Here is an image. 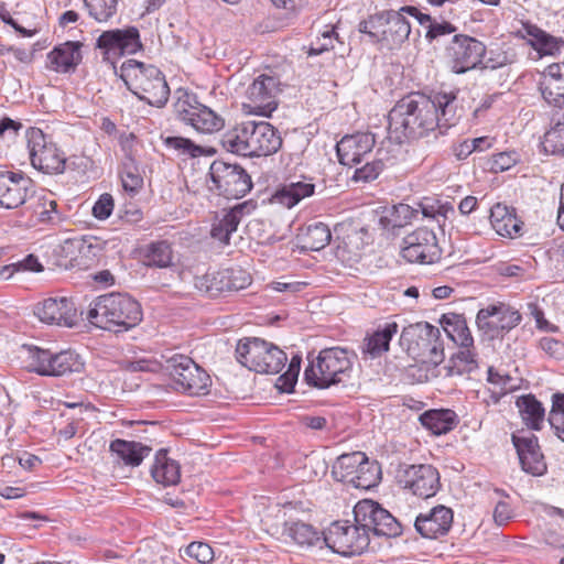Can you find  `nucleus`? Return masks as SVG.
I'll use <instances>...</instances> for the list:
<instances>
[{"mask_svg":"<svg viewBox=\"0 0 564 564\" xmlns=\"http://www.w3.org/2000/svg\"><path fill=\"white\" fill-rule=\"evenodd\" d=\"M118 216L126 223L133 224L142 219V213L135 206L131 205L124 209L118 210Z\"/></svg>","mask_w":564,"mask_h":564,"instance_id":"nucleus-64","label":"nucleus"},{"mask_svg":"<svg viewBox=\"0 0 564 564\" xmlns=\"http://www.w3.org/2000/svg\"><path fill=\"white\" fill-rule=\"evenodd\" d=\"M456 31V26L447 21L437 22L434 20L427 25L426 37L430 40L437 39L442 35L452 34Z\"/></svg>","mask_w":564,"mask_h":564,"instance_id":"nucleus-59","label":"nucleus"},{"mask_svg":"<svg viewBox=\"0 0 564 564\" xmlns=\"http://www.w3.org/2000/svg\"><path fill=\"white\" fill-rule=\"evenodd\" d=\"M82 43L65 42L47 54V67L57 73H67L76 68L82 61Z\"/></svg>","mask_w":564,"mask_h":564,"instance_id":"nucleus-28","label":"nucleus"},{"mask_svg":"<svg viewBox=\"0 0 564 564\" xmlns=\"http://www.w3.org/2000/svg\"><path fill=\"white\" fill-rule=\"evenodd\" d=\"M512 443L517 449L523 471L532 476H542L546 471V463L540 451L538 437L534 434H512Z\"/></svg>","mask_w":564,"mask_h":564,"instance_id":"nucleus-23","label":"nucleus"},{"mask_svg":"<svg viewBox=\"0 0 564 564\" xmlns=\"http://www.w3.org/2000/svg\"><path fill=\"white\" fill-rule=\"evenodd\" d=\"M208 174L209 191L227 199L243 197L252 188L250 175L237 164L214 161Z\"/></svg>","mask_w":564,"mask_h":564,"instance_id":"nucleus-8","label":"nucleus"},{"mask_svg":"<svg viewBox=\"0 0 564 564\" xmlns=\"http://www.w3.org/2000/svg\"><path fill=\"white\" fill-rule=\"evenodd\" d=\"M453 368L459 375L471 372L477 368L476 354L473 347L459 348V351L452 358Z\"/></svg>","mask_w":564,"mask_h":564,"instance_id":"nucleus-48","label":"nucleus"},{"mask_svg":"<svg viewBox=\"0 0 564 564\" xmlns=\"http://www.w3.org/2000/svg\"><path fill=\"white\" fill-rule=\"evenodd\" d=\"M519 161V154L514 151L500 152L494 155L492 167L499 171H506L512 167Z\"/></svg>","mask_w":564,"mask_h":564,"instance_id":"nucleus-57","label":"nucleus"},{"mask_svg":"<svg viewBox=\"0 0 564 564\" xmlns=\"http://www.w3.org/2000/svg\"><path fill=\"white\" fill-rule=\"evenodd\" d=\"M280 93L279 78L261 74L248 86L242 109L247 113L269 117L278 108V95Z\"/></svg>","mask_w":564,"mask_h":564,"instance_id":"nucleus-11","label":"nucleus"},{"mask_svg":"<svg viewBox=\"0 0 564 564\" xmlns=\"http://www.w3.org/2000/svg\"><path fill=\"white\" fill-rule=\"evenodd\" d=\"M77 250L84 260L83 264L85 267H90L101 254L102 245L96 237H83L77 241Z\"/></svg>","mask_w":564,"mask_h":564,"instance_id":"nucleus-44","label":"nucleus"},{"mask_svg":"<svg viewBox=\"0 0 564 564\" xmlns=\"http://www.w3.org/2000/svg\"><path fill=\"white\" fill-rule=\"evenodd\" d=\"M109 449L124 465L139 466L150 454L151 448L133 441L117 438L110 443Z\"/></svg>","mask_w":564,"mask_h":564,"instance_id":"nucleus-32","label":"nucleus"},{"mask_svg":"<svg viewBox=\"0 0 564 564\" xmlns=\"http://www.w3.org/2000/svg\"><path fill=\"white\" fill-rule=\"evenodd\" d=\"M286 354L278 346L264 340V354L259 357L256 366V372L275 375L279 373L286 364Z\"/></svg>","mask_w":564,"mask_h":564,"instance_id":"nucleus-37","label":"nucleus"},{"mask_svg":"<svg viewBox=\"0 0 564 564\" xmlns=\"http://www.w3.org/2000/svg\"><path fill=\"white\" fill-rule=\"evenodd\" d=\"M486 45L469 35L455 34L445 48V56L456 74H464L482 64Z\"/></svg>","mask_w":564,"mask_h":564,"instance_id":"nucleus-13","label":"nucleus"},{"mask_svg":"<svg viewBox=\"0 0 564 564\" xmlns=\"http://www.w3.org/2000/svg\"><path fill=\"white\" fill-rule=\"evenodd\" d=\"M334 39H338V35L335 33V28L333 26L329 30H325L322 33V37H318L316 42L312 43L308 54L319 55L326 51H329L333 48Z\"/></svg>","mask_w":564,"mask_h":564,"instance_id":"nucleus-56","label":"nucleus"},{"mask_svg":"<svg viewBox=\"0 0 564 564\" xmlns=\"http://www.w3.org/2000/svg\"><path fill=\"white\" fill-rule=\"evenodd\" d=\"M359 31L388 48L400 46L408 40L411 25L402 11L387 10L369 17L359 23Z\"/></svg>","mask_w":564,"mask_h":564,"instance_id":"nucleus-7","label":"nucleus"},{"mask_svg":"<svg viewBox=\"0 0 564 564\" xmlns=\"http://www.w3.org/2000/svg\"><path fill=\"white\" fill-rule=\"evenodd\" d=\"M32 166L46 174L63 173L66 165V154L56 143H32L30 148Z\"/></svg>","mask_w":564,"mask_h":564,"instance_id":"nucleus-26","label":"nucleus"},{"mask_svg":"<svg viewBox=\"0 0 564 564\" xmlns=\"http://www.w3.org/2000/svg\"><path fill=\"white\" fill-rule=\"evenodd\" d=\"M444 360V348L443 343L440 337L435 338V343H432L431 346L423 352L422 357L417 359L423 364H427L431 366H438Z\"/></svg>","mask_w":564,"mask_h":564,"instance_id":"nucleus-53","label":"nucleus"},{"mask_svg":"<svg viewBox=\"0 0 564 564\" xmlns=\"http://www.w3.org/2000/svg\"><path fill=\"white\" fill-rule=\"evenodd\" d=\"M90 324L101 329L122 333L134 328L142 321L138 301L126 293H108L97 296L87 312Z\"/></svg>","mask_w":564,"mask_h":564,"instance_id":"nucleus-2","label":"nucleus"},{"mask_svg":"<svg viewBox=\"0 0 564 564\" xmlns=\"http://www.w3.org/2000/svg\"><path fill=\"white\" fill-rule=\"evenodd\" d=\"M453 340L459 345V348H468L474 346V338L465 322L457 324L455 334L452 335Z\"/></svg>","mask_w":564,"mask_h":564,"instance_id":"nucleus-60","label":"nucleus"},{"mask_svg":"<svg viewBox=\"0 0 564 564\" xmlns=\"http://www.w3.org/2000/svg\"><path fill=\"white\" fill-rule=\"evenodd\" d=\"M398 329L399 326L395 322H389L370 336H367L360 346L362 359H376L388 351L390 340L398 333Z\"/></svg>","mask_w":564,"mask_h":564,"instance_id":"nucleus-29","label":"nucleus"},{"mask_svg":"<svg viewBox=\"0 0 564 564\" xmlns=\"http://www.w3.org/2000/svg\"><path fill=\"white\" fill-rule=\"evenodd\" d=\"M525 32L532 37V46L542 54L554 55L560 51L557 40L541 30L536 25L527 24L524 25Z\"/></svg>","mask_w":564,"mask_h":564,"instance_id":"nucleus-40","label":"nucleus"},{"mask_svg":"<svg viewBox=\"0 0 564 564\" xmlns=\"http://www.w3.org/2000/svg\"><path fill=\"white\" fill-rule=\"evenodd\" d=\"M284 533L300 546H312L321 541L323 542L319 533L305 522H286Z\"/></svg>","mask_w":564,"mask_h":564,"instance_id":"nucleus-39","label":"nucleus"},{"mask_svg":"<svg viewBox=\"0 0 564 564\" xmlns=\"http://www.w3.org/2000/svg\"><path fill=\"white\" fill-rule=\"evenodd\" d=\"M302 358L293 356L289 362L288 369L276 380V388L282 392H292L297 381Z\"/></svg>","mask_w":564,"mask_h":564,"instance_id":"nucleus-46","label":"nucleus"},{"mask_svg":"<svg viewBox=\"0 0 564 564\" xmlns=\"http://www.w3.org/2000/svg\"><path fill=\"white\" fill-rule=\"evenodd\" d=\"M181 94L175 104L176 112L188 122L196 131L202 133H213L224 127V120L210 108L199 104L196 96L186 91Z\"/></svg>","mask_w":564,"mask_h":564,"instance_id":"nucleus-15","label":"nucleus"},{"mask_svg":"<svg viewBox=\"0 0 564 564\" xmlns=\"http://www.w3.org/2000/svg\"><path fill=\"white\" fill-rule=\"evenodd\" d=\"M528 306L531 315L534 317L536 322V326L539 329L551 332L557 330L556 326L550 325V323L544 318L543 311L536 304L530 303Z\"/></svg>","mask_w":564,"mask_h":564,"instance_id":"nucleus-63","label":"nucleus"},{"mask_svg":"<svg viewBox=\"0 0 564 564\" xmlns=\"http://www.w3.org/2000/svg\"><path fill=\"white\" fill-rule=\"evenodd\" d=\"M490 223L498 235L510 238L519 236L523 225L513 208L500 203L491 207Z\"/></svg>","mask_w":564,"mask_h":564,"instance_id":"nucleus-30","label":"nucleus"},{"mask_svg":"<svg viewBox=\"0 0 564 564\" xmlns=\"http://www.w3.org/2000/svg\"><path fill=\"white\" fill-rule=\"evenodd\" d=\"M167 362L176 391L189 395H199L207 391L210 378L191 357L175 355Z\"/></svg>","mask_w":564,"mask_h":564,"instance_id":"nucleus-10","label":"nucleus"},{"mask_svg":"<svg viewBox=\"0 0 564 564\" xmlns=\"http://www.w3.org/2000/svg\"><path fill=\"white\" fill-rule=\"evenodd\" d=\"M513 517L510 505L506 501H499L494 511V519L498 525L506 524Z\"/></svg>","mask_w":564,"mask_h":564,"instance_id":"nucleus-61","label":"nucleus"},{"mask_svg":"<svg viewBox=\"0 0 564 564\" xmlns=\"http://www.w3.org/2000/svg\"><path fill=\"white\" fill-rule=\"evenodd\" d=\"M115 207L113 198L110 194L105 193L99 196L97 202L93 206V216L99 220L107 219Z\"/></svg>","mask_w":564,"mask_h":564,"instance_id":"nucleus-55","label":"nucleus"},{"mask_svg":"<svg viewBox=\"0 0 564 564\" xmlns=\"http://www.w3.org/2000/svg\"><path fill=\"white\" fill-rule=\"evenodd\" d=\"M401 254L412 263L432 264L441 259L442 250L434 231L422 227L403 238Z\"/></svg>","mask_w":564,"mask_h":564,"instance_id":"nucleus-16","label":"nucleus"},{"mask_svg":"<svg viewBox=\"0 0 564 564\" xmlns=\"http://www.w3.org/2000/svg\"><path fill=\"white\" fill-rule=\"evenodd\" d=\"M540 348L549 356L562 358L564 356V344L552 337H543L539 343Z\"/></svg>","mask_w":564,"mask_h":564,"instance_id":"nucleus-58","label":"nucleus"},{"mask_svg":"<svg viewBox=\"0 0 564 564\" xmlns=\"http://www.w3.org/2000/svg\"><path fill=\"white\" fill-rule=\"evenodd\" d=\"M452 93H411L401 98L388 115V141L421 139L436 128L452 127L456 107Z\"/></svg>","mask_w":564,"mask_h":564,"instance_id":"nucleus-1","label":"nucleus"},{"mask_svg":"<svg viewBox=\"0 0 564 564\" xmlns=\"http://www.w3.org/2000/svg\"><path fill=\"white\" fill-rule=\"evenodd\" d=\"M521 322L519 311L506 305H488L479 310L476 316V323L479 329L490 333L491 336H498L500 333L509 332Z\"/></svg>","mask_w":564,"mask_h":564,"instance_id":"nucleus-19","label":"nucleus"},{"mask_svg":"<svg viewBox=\"0 0 564 564\" xmlns=\"http://www.w3.org/2000/svg\"><path fill=\"white\" fill-rule=\"evenodd\" d=\"M540 90L544 100L554 107H564V83L563 82H543Z\"/></svg>","mask_w":564,"mask_h":564,"instance_id":"nucleus-47","label":"nucleus"},{"mask_svg":"<svg viewBox=\"0 0 564 564\" xmlns=\"http://www.w3.org/2000/svg\"><path fill=\"white\" fill-rule=\"evenodd\" d=\"M120 177L122 186L127 192L135 193L143 185V177L132 161L123 165Z\"/></svg>","mask_w":564,"mask_h":564,"instance_id":"nucleus-49","label":"nucleus"},{"mask_svg":"<svg viewBox=\"0 0 564 564\" xmlns=\"http://www.w3.org/2000/svg\"><path fill=\"white\" fill-rule=\"evenodd\" d=\"M151 476L155 482L163 486H174L181 479V466L167 456V452L161 449L156 453L151 467Z\"/></svg>","mask_w":564,"mask_h":564,"instance_id":"nucleus-31","label":"nucleus"},{"mask_svg":"<svg viewBox=\"0 0 564 564\" xmlns=\"http://www.w3.org/2000/svg\"><path fill=\"white\" fill-rule=\"evenodd\" d=\"M340 164L352 166L361 162V156L371 150L370 143H335Z\"/></svg>","mask_w":564,"mask_h":564,"instance_id":"nucleus-41","label":"nucleus"},{"mask_svg":"<svg viewBox=\"0 0 564 564\" xmlns=\"http://www.w3.org/2000/svg\"><path fill=\"white\" fill-rule=\"evenodd\" d=\"M254 208L256 204L252 200H246L235 205L230 209H224L215 217L210 230L212 237L224 245H228L230 236L237 231L241 219L250 215Z\"/></svg>","mask_w":564,"mask_h":564,"instance_id":"nucleus-24","label":"nucleus"},{"mask_svg":"<svg viewBox=\"0 0 564 564\" xmlns=\"http://www.w3.org/2000/svg\"><path fill=\"white\" fill-rule=\"evenodd\" d=\"M186 555L195 558L198 563H209L214 560L212 546L205 542L196 541L186 546Z\"/></svg>","mask_w":564,"mask_h":564,"instance_id":"nucleus-50","label":"nucleus"},{"mask_svg":"<svg viewBox=\"0 0 564 564\" xmlns=\"http://www.w3.org/2000/svg\"><path fill=\"white\" fill-rule=\"evenodd\" d=\"M436 337H441V332L430 323L411 324L403 328L400 345L409 356L417 360L431 344L435 343Z\"/></svg>","mask_w":564,"mask_h":564,"instance_id":"nucleus-22","label":"nucleus"},{"mask_svg":"<svg viewBox=\"0 0 564 564\" xmlns=\"http://www.w3.org/2000/svg\"><path fill=\"white\" fill-rule=\"evenodd\" d=\"M96 47L105 61L126 54H134L142 48L139 30L135 26L104 31L97 39Z\"/></svg>","mask_w":564,"mask_h":564,"instance_id":"nucleus-18","label":"nucleus"},{"mask_svg":"<svg viewBox=\"0 0 564 564\" xmlns=\"http://www.w3.org/2000/svg\"><path fill=\"white\" fill-rule=\"evenodd\" d=\"M314 193L315 184L312 183V180L301 176L299 180H289L280 185L272 196V202L290 209Z\"/></svg>","mask_w":564,"mask_h":564,"instance_id":"nucleus-27","label":"nucleus"},{"mask_svg":"<svg viewBox=\"0 0 564 564\" xmlns=\"http://www.w3.org/2000/svg\"><path fill=\"white\" fill-rule=\"evenodd\" d=\"M419 214L417 210H414L406 204H399L393 206L391 212V221L393 227H402L411 221L412 218H415Z\"/></svg>","mask_w":564,"mask_h":564,"instance_id":"nucleus-54","label":"nucleus"},{"mask_svg":"<svg viewBox=\"0 0 564 564\" xmlns=\"http://www.w3.org/2000/svg\"><path fill=\"white\" fill-rule=\"evenodd\" d=\"M89 15L97 22H107L117 13L118 0H84Z\"/></svg>","mask_w":564,"mask_h":564,"instance_id":"nucleus-43","label":"nucleus"},{"mask_svg":"<svg viewBox=\"0 0 564 564\" xmlns=\"http://www.w3.org/2000/svg\"><path fill=\"white\" fill-rule=\"evenodd\" d=\"M261 354H264L263 339L257 337L242 338L237 343L236 359L249 370L256 371V366L257 362H259Z\"/></svg>","mask_w":564,"mask_h":564,"instance_id":"nucleus-36","label":"nucleus"},{"mask_svg":"<svg viewBox=\"0 0 564 564\" xmlns=\"http://www.w3.org/2000/svg\"><path fill=\"white\" fill-rule=\"evenodd\" d=\"M354 520L378 536H398L402 532L401 523L378 502L361 500L354 508Z\"/></svg>","mask_w":564,"mask_h":564,"instance_id":"nucleus-12","label":"nucleus"},{"mask_svg":"<svg viewBox=\"0 0 564 564\" xmlns=\"http://www.w3.org/2000/svg\"><path fill=\"white\" fill-rule=\"evenodd\" d=\"M26 369L40 376L61 377L73 372H80L84 361L73 350L52 352L34 345H23Z\"/></svg>","mask_w":564,"mask_h":564,"instance_id":"nucleus-5","label":"nucleus"},{"mask_svg":"<svg viewBox=\"0 0 564 564\" xmlns=\"http://www.w3.org/2000/svg\"><path fill=\"white\" fill-rule=\"evenodd\" d=\"M398 482L414 496L427 499L441 487L438 470L429 464L404 465L398 470Z\"/></svg>","mask_w":564,"mask_h":564,"instance_id":"nucleus-17","label":"nucleus"},{"mask_svg":"<svg viewBox=\"0 0 564 564\" xmlns=\"http://www.w3.org/2000/svg\"><path fill=\"white\" fill-rule=\"evenodd\" d=\"M383 166L384 163L382 158L373 160L372 162H367L362 167L356 170L355 180L364 182L373 181L382 172Z\"/></svg>","mask_w":564,"mask_h":564,"instance_id":"nucleus-52","label":"nucleus"},{"mask_svg":"<svg viewBox=\"0 0 564 564\" xmlns=\"http://www.w3.org/2000/svg\"><path fill=\"white\" fill-rule=\"evenodd\" d=\"M336 481L351 485L358 489L376 487L381 479V469L377 462H371L362 452H352L338 456L332 467Z\"/></svg>","mask_w":564,"mask_h":564,"instance_id":"nucleus-6","label":"nucleus"},{"mask_svg":"<svg viewBox=\"0 0 564 564\" xmlns=\"http://www.w3.org/2000/svg\"><path fill=\"white\" fill-rule=\"evenodd\" d=\"M332 239V234L327 225L315 223L308 225L300 235L302 248L311 251H318L326 247Z\"/></svg>","mask_w":564,"mask_h":564,"instance_id":"nucleus-38","label":"nucleus"},{"mask_svg":"<svg viewBox=\"0 0 564 564\" xmlns=\"http://www.w3.org/2000/svg\"><path fill=\"white\" fill-rule=\"evenodd\" d=\"M367 529L349 521H335L324 533L323 542L334 553L351 556L362 553L369 545Z\"/></svg>","mask_w":564,"mask_h":564,"instance_id":"nucleus-9","label":"nucleus"},{"mask_svg":"<svg viewBox=\"0 0 564 564\" xmlns=\"http://www.w3.org/2000/svg\"><path fill=\"white\" fill-rule=\"evenodd\" d=\"M119 76L139 99L159 108L166 104L170 88L156 66L128 59L120 66Z\"/></svg>","mask_w":564,"mask_h":564,"instance_id":"nucleus-3","label":"nucleus"},{"mask_svg":"<svg viewBox=\"0 0 564 564\" xmlns=\"http://www.w3.org/2000/svg\"><path fill=\"white\" fill-rule=\"evenodd\" d=\"M476 150H482L480 143H454L452 147V153L458 161L467 159Z\"/></svg>","mask_w":564,"mask_h":564,"instance_id":"nucleus-62","label":"nucleus"},{"mask_svg":"<svg viewBox=\"0 0 564 564\" xmlns=\"http://www.w3.org/2000/svg\"><path fill=\"white\" fill-rule=\"evenodd\" d=\"M549 422L555 435L564 442V393H554Z\"/></svg>","mask_w":564,"mask_h":564,"instance_id":"nucleus-45","label":"nucleus"},{"mask_svg":"<svg viewBox=\"0 0 564 564\" xmlns=\"http://www.w3.org/2000/svg\"><path fill=\"white\" fill-rule=\"evenodd\" d=\"M150 267L167 268L172 263V249L166 241L153 242L145 253Z\"/></svg>","mask_w":564,"mask_h":564,"instance_id":"nucleus-42","label":"nucleus"},{"mask_svg":"<svg viewBox=\"0 0 564 564\" xmlns=\"http://www.w3.org/2000/svg\"><path fill=\"white\" fill-rule=\"evenodd\" d=\"M516 404L523 423L531 430L540 431L545 419L542 403L534 395L527 394L518 398Z\"/></svg>","mask_w":564,"mask_h":564,"instance_id":"nucleus-34","label":"nucleus"},{"mask_svg":"<svg viewBox=\"0 0 564 564\" xmlns=\"http://www.w3.org/2000/svg\"><path fill=\"white\" fill-rule=\"evenodd\" d=\"M34 314L46 324L73 327L78 322L77 308L67 297H50L39 303Z\"/></svg>","mask_w":564,"mask_h":564,"instance_id":"nucleus-21","label":"nucleus"},{"mask_svg":"<svg viewBox=\"0 0 564 564\" xmlns=\"http://www.w3.org/2000/svg\"><path fill=\"white\" fill-rule=\"evenodd\" d=\"M352 371V354L340 347L322 349L304 371L310 386L325 389L346 381Z\"/></svg>","mask_w":564,"mask_h":564,"instance_id":"nucleus-4","label":"nucleus"},{"mask_svg":"<svg viewBox=\"0 0 564 564\" xmlns=\"http://www.w3.org/2000/svg\"><path fill=\"white\" fill-rule=\"evenodd\" d=\"M278 131L267 121H246L236 128V135L229 141H273L281 137L276 135Z\"/></svg>","mask_w":564,"mask_h":564,"instance_id":"nucleus-33","label":"nucleus"},{"mask_svg":"<svg viewBox=\"0 0 564 564\" xmlns=\"http://www.w3.org/2000/svg\"><path fill=\"white\" fill-rule=\"evenodd\" d=\"M166 145L173 147L181 155L189 158H197L202 155L212 156L216 153L214 148L202 147L197 143H166Z\"/></svg>","mask_w":564,"mask_h":564,"instance_id":"nucleus-51","label":"nucleus"},{"mask_svg":"<svg viewBox=\"0 0 564 564\" xmlns=\"http://www.w3.org/2000/svg\"><path fill=\"white\" fill-rule=\"evenodd\" d=\"M455 417L452 410H429L420 415L419 421L434 435H442L454 429Z\"/></svg>","mask_w":564,"mask_h":564,"instance_id":"nucleus-35","label":"nucleus"},{"mask_svg":"<svg viewBox=\"0 0 564 564\" xmlns=\"http://www.w3.org/2000/svg\"><path fill=\"white\" fill-rule=\"evenodd\" d=\"M34 193L33 181L21 173H0V206L7 209L23 205Z\"/></svg>","mask_w":564,"mask_h":564,"instance_id":"nucleus-20","label":"nucleus"},{"mask_svg":"<svg viewBox=\"0 0 564 564\" xmlns=\"http://www.w3.org/2000/svg\"><path fill=\"white\" fill-rule=\"evenodd\" d=\"M451 508L438 505L426 513H420L414 521L416 532L425 539H436L447 534L453 523Z\"/></svg>","mask_w":564,"mask_h":564,"instance_id":"nucleus-25","label":"nucleus"},{"mask_svg":"<svg viewBox=\"0 0 564 564\" xmlns=\"http://www.w3.org/2000/svg\"><path fill=\"white\" fill-rule=\"evenodd\" d=\"M250 284V274L241 268L206 272L194 278L195 289L210 297H216L225 292L239 291Z\"/></svg>","mask_w":564,"mask_h":564,"instance_id":"nucleus-14","label":"nucleus"}]
</instances>
